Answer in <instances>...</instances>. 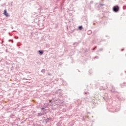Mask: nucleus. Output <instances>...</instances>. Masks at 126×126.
Listing matches in <instances>:
<instances>
[{
  "mask_svg": "<svg viewBox=\"0 0 126 126\" xmlns=\"http://www.w3.org/2000/svg\"><path fill=\"white\" fill-rule=\"evenodd\" d=\"M113 10L114 12H118V11L120 10V7L118 5L114 6L113 7Z\"/></svg>",
  "mask_w": 126,
  "mask_h": 126,
  "instance_id": "obj_2",
  "label": "nucleus"
},
{
  "mask_svg": "<svg viewBox=\"0 0 126 126\" xmlns=\"http://www.w3.org/2000/svg\"><path fill=\"white\" fill-rule=\"evenodd\" d=\"M4 15H5V16L6 17H9V15H8V13H7V11L6 10V9H5L4 10V13H3Z\"/></svg>",
  "mask_w": 126,
  "mask_h": 126,
  "instance_id": "obj_3",
  "label": "nucleus"
},
{
  "mask_svg": "<svg viewBox=\"0 0 126 126\" xmlns=\"http://www.w3.org/2000/svg\"><path fill=\"white\" fill-rule=\"evenodd\" d=\"M53 100H54V102H57V101H58V100L55 99L54 98H53Z\"/></svg>",
  "mask_w": 126,
  "mask_h": 126,
  "instance_id": "obj_25",
  "label": "nucleus"
},
{
  "mask_svg": "<svg viewBox=\"0 0 126 126\" xmlns=\"http://www.w3.org/2000/svg\"><path fill=\"white\" fill-rule=\"evenodd\" d=\"M110 112H113V113L115 112V111H110Z\"/></svg>",
  "mask_w": 126,
  "mask_h": 126,
  "instance_id": "obj_28",
  "label": "nucleus"
},
{
  "mask_svg": "<svg viewBox=\"0 0 126 126\" xmlns=\"http://www.w3.org/2000/svg\"><path fill=\"white\" fill-rule=\"evenodd\" d=\"M79 30H82L83 29V27L82 26H79L78 28Z\"/></svg>",
  "mask_w": 126,
  "mask_h": 126,
  "instance_id": "obj_9",
  "label": "nucleus"
},
{
  "mask_svg": "<svg viewBox=\"0 0 126 126\" xmlns=\"http://www.w3.org/2000/svg\"><path fill=\"white\" fill-rule=\"evenodd\" d=\"M106 96H107V94H105V97H103V99H104V100H105V101H108V100H109V96H107L106 97Z\"/></svg>",
  "mask_w": 126,
  "mask_h": 126,
  "instance_id": "obj_7",
  "label": "nucleus"
},
{
  "mask_svg": "<svg viewBox=\"0 0 126 126\" xmlns=\"http://www.w3.org/2000/svg\"><path fill=\"white\" fill-rule=\"evenodd\" d=\"M41 110H42V111H43V112H45V110H45V107H42V108H41Z\"/></svg>",
  "mask_w": 126,
  "mask_h": 126,
  "instance_id": "obj_17",
  "label": "nucleus"
},
{
  "mask_svg": "<svg viewBox=\"0 0 126 126\" xmlns=\"http://www.w3.org/2000/svg\"><path fill=\"white\" fill-rule=\"evenodd\" d=\"M38 53L39 54V55H40V56H42V55H43V54H44V51L43 50H39L38 51Z\"/></svg>",
  "mask_w": 126,
  "mask_h": 126,
  "instance_id": "obj_5",
  "label": "nucleus"
},
{
  "mask_svg": "<svg viewBox=\"0 0 126 126\" xmlns=\"http://www.w3.org/2000/svg\"><path fill=\"white\" fill-rule=\"evenodd\" d=\"M8 41L9 42H12V43H13V40H11V39H9V40H8Z\"/></svg>",
  "mask_w": 126,
  "mask_h": 126,
  "instance_id": "obj_20",
  "label": "nucleus"
},
{
  "mask_svg": "<svg viewBox=\"0 0 126 126\" xmlns=\"http://www.w3.org/2000/svg\"><path fill=\"white\" fill-rule=\"evenodd\" d=\"M115 112H118V110H115Z\"/></svg>",
  "mask_w": 126,
  "mask_h": 126,
  "instance_id": "obj_29",
  "label": "nucleus"
},
{
  "mask_svg": "<svg viewBox=\"0 0 126 126\" xmlns=\"http://www.w3.org/2000/svg\"><path fill=\"white\" fill-rule=\"evenodd\" d=\"M106 86H107V89H108L110 92H111L112 93H114L116 92L115 88L112 84H109V83H107L106 84Z\"/></svg>",
  "mask_w": 126,
  "mask_h": 126,
  "instance_id": "obj_1",
  "label": "nucleus"
},
{
  "mask_svg": "<svg viewBox=\"0 0 126 126\" xmlns=\"http://www.w3.org/2000/svg\"><path fill=\"white\" fill-rule=\"evenodd\" d=\"M84 94H85V95H86V94H87V92H85Z\"/></svg>",
  "mask_w": 126,
  "mask_h": 126,
  "instance_id": "obj_27",
  "label": "nucleus"
},
{
  "mask_svg": "<svg viewBox=\"0 0 126 126\" xmlns=\"http://www.w3.org/2000/svg\"><path fill=\"white\" fill-rule=\"evenodd\" d=\"M51 120H52V118H47L45 120V121L46 122V123H49V122H50Z\"/></svg>",
  "mask_w": 126,
  "mask_h": 126,
  "instance_id": "obj_10",
  "label": "nucleus"
},
{
  "mask_svg": "<svg viewBox=\"0 0 126 126\" xmlns=\"http://www.w3.org/2000/svg\"><path fill=\"white\" fill-rule=\"evenodd\" d=\"M124 49H121V51H122V52H123V51H124Z\"/></svg>",
  "mask_w": 126,
  "mask_h": 126,
  "instance_id": "obj_26",
  "label": "nucleus"
},
{
  "mask_svg": "<svg viewBox=\"0 0 126 126\" xmlns=\"http://www.w3.org/2000/svg\"><path fill=\"white\" fill-rule=\"evenodd\" d=\"M100 6H103V5H104V4H99Z\"/></svg>",
  "mask_w": 126,
  "mask_h": 126,
  "instance_id": "obj_22",
  "label": "nucleus"
},
{
  "mask_svg": "<svg viewBox=\"0 0 126 126\" xmlns=\"http://www.w3.org/2000/svg\"><path fill=\"white\" fill-rule=\"evenodd\" d=\"M44 115H45L44 112H40L37 114V116L39 117H40L41 116H44Z\"/></svg>",
  "mask_w": 126,
  "mask_h": 126,
  "instance_id": "obj_6",
  "label": "nucleus"
},
{
  "mask_svg": "<svg viewBox=\"0 0 126 126\" xmlns=\"http://www.w3.org/2000/svg\"><path fill=\"white\" fill-rule=\"evenodd\" d=\"M89 72L90 74H91V73H92V70H89Z\"/></svg>",
  "mask_w": 126,
  "mask_h": 126,
  "instance_id": "obj_19",
  "label": "nucleus"
},
{
  "mask_svg": "<svg viewBox=\"0 0 126 126\" xmlns=\"http://www.w3.org/2000/svg\"><path fill=\"white\" fill-rule=\"evenodd\" d=\"M99 40H97V45H100V43H101V42H102V41H106V40L105 39H103V40H102L101 39L100 41H98Z\"/></svg>",
  "mask_w": 126,
  "mask_h": 126,
  "instance_id": "obj_11",
  "label": "nucleus"
},
{
  "mask_svg": "<svg viewBox=\"0 0 126 126\" xmlns=\"http://www.w3.org/2000/svg\"><path fill=\"white\" fill-rule=\"evenodd\" d=\"M99 58V57L98 56H95L94 59H98Z\"/></svg>",
  "mask_w": 126,
  "mask_h": 126,
  "instance_id": "obj_24",
  "label": "nucleus"
},
{
  "mask_svg": "<svg viewBox=\"0 0 126 126\" xmlns=\"http://www.w3.org/2000/svg\"><path fill=\"white\" fill-rule=\"evenodd\" d=\"M79 44V42H75L73 43V46H77Z\"/></svg>",
  "mask_w": 126,
  "mask_h": 126,
  "instance_id": "obj_13",
  "label": "nucleus"
},
{
  "mask_svg": "<svg viewBox=\"0 0 126 126\" xmlns=\"http://www.w3.org/2000/svg\"><path fill=\"white\" fill-rule=\"evenodd\" d=\"M101 51H103V48H100L99 50H98V52H101Z\"/></svg>",
  "mask_w": 126,
  "mask_h": 126,
  "instance_id": "obj_16",
  "label": "nucleus"
},
{
  "mask_svg": "<svg viewBox=\"0 0 126 126\" xmlns=\"http://www.w3.org/2000/svg\"><path fill=\"white\" fill-rule=\"evenodd\" d=\"M48 75L51 76V75H52V74L51 73H50V72H48Z\"/></svg>",
  "mask_w": 126,
  "mask_h": 126,
  "instance_id": "obj_21",
  "label": "nucleus"
},
{
  "mask_svg": "<svg viewBox=\"0 0 126 126\" xmlns=\"http://www.w3.org/2000/svg\"><path fill=\"white\" fill-rule=\"evenodd\" d=\"M41 72H42L43 73H45V72H46V69H43L41 70Z\"/></svg>",
  "mask_w": 126,
  "mask_h": 126,
  "instance_id": "obj_14",
  "label": "nucleus"
},
{
  "mask_svg": "<svg viewBox=\"0 0 126 126\" xmlns=\"http://www.w3.org/2000/svg\"><path fill=\"white\" fill-rule=\"evenodd\" d=\"M18 55H20V56H23V53L20 52H17Z\"/></svg>",
  "mask_w": 126,
  "mask_h": 126,
  "instance_id": "obj_12",
  "label": "nucleus"
},
{
  "mask_svg": "<svg viewBox=\"0 0 126 126\" xmlns=\"http://www.w3.org/2000/svg\"><path fill=\"white\" fill-rule=\"evenodd\" d=\"M123 9H126V6H123Z\"/></svg>",
  "mask_w": 126,
  "mask_h": 126,
  "instance_id": "obj_23",
  "label": "nucleus"
},
{
  "mask_svg": "<svg viewBox=\"0 0 126 126\" xmlns=\"http://www.w3.org/2000/svg\"><path fill=\"white\" fill-rule=\"evenodd\" d=\"M96 49H97V46H95L94 47V48L93 49V50L94 51V50H96Z\"/></svg>",
  "mask_w": 126,
  "mask_h": 126,
  "instance_id": "obj_18",
  "label": "nucleus"
},
{
  "mask_svg": "<svg viewBox=\"0 0 126 126\" xmlns=\"http://www.w3.org/2000/svg\"><path fill=\"white\" fill-rule=\"evenodd\" d=\"M17 39H18V37H16Z\"/></svg>",
  "mask_w": 126,
  "mask_h": 126,
  "instance_id": "obj_30",
  "label": "nucleus"
},
{
  "mask_svg": "<svg viewBox=\"0 0 126 126\" xmlns=\"http://www.w3.org/2000/svg\"><path fill=\"white\" fill-rule=\"evenodd\" d=\"M55 94H56V96H59V97L63 95V94H62L61 92H59L58 91L56 92Z\"/></svg>",
  "mask_w": 126,
  "mask_h": 126,
  "instance_id": "obj_4",
  "label": "nucleus"
},
{
  "mask_svg": "<svg viewBox=\"0 0 126 126\" xmlns=\"http://www.w3.org/2000/svg\"><path fill=\"white\" fill-rule=\"evenodd\" d=\"M21 43H20V42H18L17 44V46L18 47H20V45H21Z\"/></svg>",
  "mask_w": 126,
  "mask_h": 126,
  "instance_id": "obj_15",
  "label": "nucleus"
},
{
  "mask_svg": "<svg viewBox=\"0 0 126 126\" xmlns=\"http://www.w3.org/2000/svg\"><path fill=\"white\" fill-rule=\"evenodd\" d=\"M121 87H126V83H123V84H121Z\"/></svg>",
  "mask_w": 126,
  "mask_h": 126,
  "instance_id": "obj_8",
  "label": "nucleus"
},
{
  "mask_svg": "<svg viewBox=\"0 0 126 126\" xmlns=\"http://www.w3.org/2000/svg\"><path fill=\"white\" fill-rule=\"evenodd\" d=\"M83 119H84V120H85V119H84V117H83Z\"/></svg>",
  "mask_w": 126,
  "mask_h": 126,
  "instance_id": "obj_32",
  "label": "nucleus"
},
{
  "mask_svg": "<svg viewBox=\"0 0 126 126\" xmlns=\"http://www.w3.org/2000/svg\"><path fill=\"white\" fill-rule=\"evenodd\" d=\"M17 39H18V37H16Z\"/></svg>",
  "mask_w": 126,
  "mask_h": 126,
  "instance_id": "obj_31",
  "label": "nucleus"
}]
</instances>
